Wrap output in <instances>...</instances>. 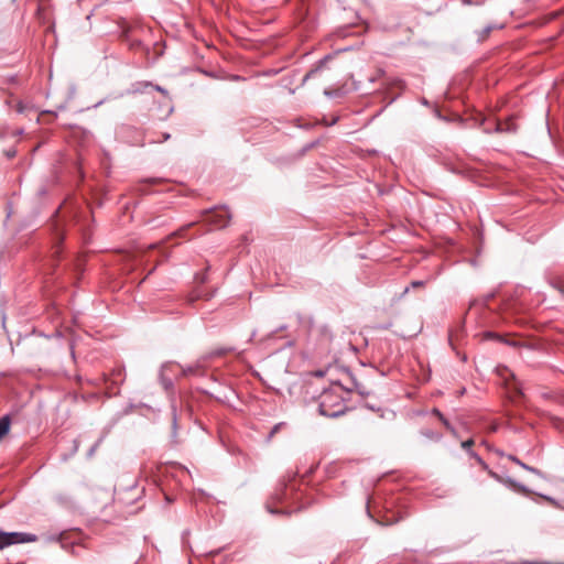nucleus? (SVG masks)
I'll return each mask as SVG.
<instances>
[{"label":"nucleus","instance_id":"nucleus-3","mask_svg":"<svg viewBox=\"0 0 564 564\" xmlns=\"http://www.w3.org/2000/svg\"><path fill=\"white\" fill-rule=\"evenodd\" d=\"M334 399V395L329 392H325L322 394V400L319 403V412L321 414L329 417H335L344 413L345 404L343 401L338 400L336 404H334V409L330 406V402Z\"/></svg>","mask_w":564,"mask_h":564},{"label":"nucleus","instance_id":"nucleus-9","mask_svg":"<svg viewBox=\"0 0 564 564\" xmlns=\"http://www.w3.org/2000/svg\"><path fill=\"white\" fill-rule=\"evenodd\" d=\"M301 2L302 4L297 9V17L301 21H304L312 10V0H301Z\"/></svg>","mask_w":564,"mask_h":564},{"label":"nucleus","instance_id":"nucleus-6","mask_svg":"<svg viewBox=\"0 0 564 564\" xmlns=\"http://www.w3.org/2000/svg\"><path fill=\"white\" fill-rule=\"evenodd\" d=\"M286 486H283L280 490H278L272 497L271 500L267 502V508L271 513H278L279 511L273 508V505L276 502H282L285 497Z\"/></svg>","mask_w":564,"mask_h":564},{"label":"nucleus","instance_id":"nucleus-14","mask_svg":"<svg viewBox=\"0 0 564 564\" xmlns=\"http://www.w3.org/2000/svg\"><path fill=\"white\" fill-rule=\"evenodd\" d=\"M196 281L200 284L205 283L207 281V273H200L196 275Z\"/></svg>","mask_w":564,"mask_h":564},{"label":"nucleus","instance_id":"nucleus-25","mask_svg":"<svg viewBox=\"0 0 564 564\" xmlns=\"http://www.w3.org/2000/svg\"><path fill=\"white\" fill-rule=\"evenodd\" d=\"M58 242L63 239V236L58 234L57 236Z\"/></svg>","mask_w":564,"mask_h":564},{"label":"nucleus","instance_id":"nucleus-1","mask_svg":"<svg viewBox=\"0 0 564 564\" xmlns=\"http://www.w3.org/2000/svg\"><path fill=\"white\" fill-rule=\"evenodd\" d=\"M37 536L32 533L24 532H4L0 530V550L4 547L21 544L36 542Z\"/></svg>","mask_w":564,"mask_h":564},{"label":"nucleus","instance_id":"nucleus-8","mask_svg":"<svg viewBox=\"0 0 564 564\" xmlns=\"http://www.w3.org/2000/svg\"><path fill=\"white\" fill-rule=\"evenodd\" d=\"M197 223L196 221H193V223H189V224H186L184 225L183 227H181L180 229H177L176 231H174L173 234H171L166 240H170L172 238H187L188 240L193 239V237H187V231L189 228L196 226Z\"/></svg>","mask_w":564,"mask_h":564},{"label":"nucleus","instance_id":"nucleus-21","mask_svg":"<svg viewBox=\"0 0 564 564\" xmlns=\"http://www.w3.org/2000/svg\"><path fill=\"white\" fill-rule=\"evenodd\" d=\"M6 154L8 158H13L15 155V151H8Z\"/></svg>","mask_w":564,"mask_h":564},{"label":"nucleus","instance_id":"nucleus-28","mask_svg":"<svg viewBox=\"0 0 564 564\" xmlns=\"http://www.w3.org/2000/svg\"><path fill=\"white\" fill-rule=\"evenodd\" d=\"M421 283L420 282H414L413 285L415 286H419Z\"/></svg>","mask_w":564,"mask_h":564},{"label":"nucleus","instance_id":"nucleus-13","mask_svg":"<svg viewBox=\"0 0 564 564\" xmlns=\"http://www.w3.org/2000/svg\"><path fill=\"white\" fill-rule=\"evenodd\" d=\"M509 459H511L512 462H514L516 464L520 465L521 467H523L524 469H528L530 471H536L533 467H530L528 465H525L524 463L520 462L517 457L514 456H509Z\"/></svg>","mask_w":564,"mask_h":564},{"label":"nucleus","instance_id":"nucleus-5","mask_svg":"<svg viewBox=\"0 0 564 564\" xmlns=\"http://www.w3.org/2000/svg\"><path fill=\"white\" fill-rule=\"evenodd\" d=\"M471 455L476 458V460H477V462H478V464L481 466V468H482L484 470H487V471H488V475H489L490 477H492L494 479H496V480H498V481H501V482L508 484V485H510V486H512V487H516V484H514L512 480H510V479H508V480H503V479H502V477H500L497 473H495V471L490 470V469L488 468V465H487V464H486V463H485V462H484L479 456H477L475 453H471Z\"/></svg>","mask_w":564,"mask_h":564},{"label":"nucleus","instance_id":"nucleus-2","mask_svg":"<svg viewBox=\"0 0 564 564\" xmlns=\"http://www.w3.org/2000/svg\"><path fill=\"white\" fill-rule=\"evenodd\" d=\"M230 214L226 208H215L202 213V221L216 228H224L230 220Z\"/></svg>","mask_w":564,"mask_h":564},{"label":"nucleus","instance_id":"nucleus-16","mask_svg":"<svg viewBox=\"0 0 564 564\" xmlns=\"http://www.w3.org/2000/svg\"><path fill=\"white\" fill-rule=\"evenodd\" d=\"M160 182L161 181L159 178H148V180L142 181L141 184H152V185H154V184H159Z\"/></svg>","mask_w":564,"mask_h":564},{"label":"nucleus","instance_id":"nucleus-4","mask_svg":"<svg viewBox=\"0 0 564 564\" xmlns=\"http://www.w3.org/2000/svg\"><path fill=\"white\" fill-rule=\"evenodd\" d=\"M330 59L324 58L322 59L314 68H312L303 78V82L314 78H325L328 79L327 74L329 73V68L327 64Z\"/></svg>","mask_w":564,"mask_h":564},{"label":"nucleus","instance_id":"nucleus-29","mask_svg":"<svg viewBox=\"0 0 564 564\" xmlns=\"http://www.w3.org/2000/svg\"><path fill=\"white\" fill-rule=\"evenodd\" d=\"M40 3H44V2H47L48 0H39Z\"/></svg>","mask_w":564,"mask_h":564},{"label":"nucleus","instance_id":"nucleus-27","mask_svg":"<svg viewBox=\"0 0 564 564\" xmlns=\"http://www.w3.org/2000/svg\"><path fill=\"white\" fill-rule=\"evenodd\" d=\"M354 388L358 389V386L355 383L352 388H347V389L350 390V389H354Z\"/></svg>","mask_w":564,"mask_h":564},{"label":"nucleus","instance_id":"nucleus-11","mask_svg":"<svg viewBox=\"0 0 564 564\" xmlns=\"http://www.w3.org/2000/svg\"><path fill=\"white\" fill-rule=\"evenodd\" d=\"M432 412H433L434 415H436L442 421V423L444 424V426L447 430H449V431L453 430L451 424L448 423V421L443 416V414L437 409H433Z\"/></svg>","mask_w":564,"mask_h":564},{"label":"nucleus","instance_id":"nucleus-17","mask_svg":"<svg viewBox=\"0 0 564 564\" xmlns=\"http://www.w3.org/2000/svg\"><path fill=\"white\" fill-rule=\"evenodd\" d=\"M230 350L231 349L223 348V349H219V350L215 351L214 355L221 356V355H225V354L229 352Z\"/></svg>","mask_w":564,"mask_h":564},{"label":"nucleus","instance_id":"nucleus-20","mask_svg":"<svg viewBox=\"0 0 564 564\" xmlns=\"http://www.w3.org/2000/svg\"><path fill=\"white\" fill-rule=\"evenodd\" d=\"M17 110H18L19 112H22V111L24 110V107H23V105H22L21 102H19V104H18V106H17Z\"/></svg>","mask_w":564,"mask_h":564},{"label":"nucleus","instance_id":"nucleus-7","mask_svg":"<svg viewBox=\"0 0 564 564\" xmlns=\"http://www.w3.org/2000/svg\"><path fill=\"white\" fill-rule=\"evenodd\" d=\"M496 130L498 132H512L517 130V126L512 117L507 118L505 121L498 120L496 122Z\"/></svg>","mask_w":564,"mask_h":564},{"label":"nucleus","instance_id":"nucleus-19","mask_svg":"<svg viewBox=\"0 0 564 564\" xmlns=\"http://www.w3.org/2000/svg\"><path fill=\"white\" fill-rule=\"evenodd\" d=\"M45 115H51V112H50V111H43V112L40 115V117L37 118V121H39V122H40V121H42V117H44Z\"/></svg>","mask_w":564,"mask_h":564},{"label":"nucleus","instance_id":"nucleus-26","mask_svg":"<svg viewBox=\"0 0 564 564\" xmlns=\"http://www.w3.org/2000/svg\"><path fill=\"white\" fill-rule=\"evenodd\" d=\"M162 254H163L165 258H167V257H169V253H167V252H165V251H162Z\"/></svg>","mask_w":564,"mask_h":564},{"label":"nucleus","instance_id":"nucleus-10","mask_svg":"<svg viewBox=\"0 0 564 564\" xmlns=\"http://www.w3.org/2000/svg\"><path fill=\"white\" fill-rule=\"evenodd\" d=\"M10 417L3 416L0 419V442L8 435L10 431Z\"/></svg>","mask_w":564,"mask_h":564},{"label":"nucleus","instance_id":"nucleus-23","mask_svg":"<svg viewBox=\"0 0 564 564\" xmlns=\"http://www.w3.org/2000/svg\"><path fill=\"white\" fill-rule=\"evenodd\" d=\"M54 248H55L54 254H57L59 252L58 246L56 245Z\"/></svg>","mask_w":564,"mask_h":564},{"label":"nucleus","instance_id":"nucleus-24","mask_svg":"<svg viewBox=\"0 0 564 564\" xmlns=\"http://www.w3.org/2000/svg\"><path fill=\"white\" fill-rule=\"evenodd\" d=\"M496 430H497L496 425H492L491 429H490L491 432H495Z\"/></svg>","mask_w":564,"mask_h":564},{"label":"nucleus","instance_id":"nucleus-12","mask_svg":"<svg viewBox=\"0 0 564 564\" xmlns=\"http://www.w3.org/2000/svg\"><path fill=\"white\" fill-rule=\"evenodd\" d=\"M499 373L506 381H508L509 377L514 381V376L510 370H508V368L499 369ZM507 384L511 386V383L509 382H507Z\"/></svg>","mask_w":564,"mask_h":564},{"label":"nucleus","instance_id":"nucleus-15","mask_svg":"<svg viewBox=\"0 0 564 564\" xmlns=\"http://www.w3.org/2000/svg\"><path fill=\"white\" fill-rule=\"evenodd\" d=\"M473 445H474V440H471V438L462 443V447L465 449L470 448Z\"/></svg>","mask_w":564,"mask_h":564},{"label":"nucleus","instance_id":"nucleus-18","mask_svg":"<svg viewBox=\"0 0 564 564\" xmlns=\"http://www.w3.org/2000/svg\"><path fill=\"white\" fill-rule=\"evenodd\" d=\"M512 389H513L518 394H521L520 388H519V386H518V383H517V382H513V383H512Z\"/></svg>","mask_w":564,"mask_h":564},{"label":"nucleus","instance_id":"nucleus-22","mask_svg":"<svg viewBox=\"0 0 564 564\" xmlns=\"http://www.w3.org/2000/svg\"><path fill=\"white\" fill-rule=\"evenodd\" d=\"M156 247H159V245H158V243H154V245H150V246L148 247V249L150 250V249H154V248H156Z\"/></svg>","mask_w":564,"mask_h":564}]
</instances>
